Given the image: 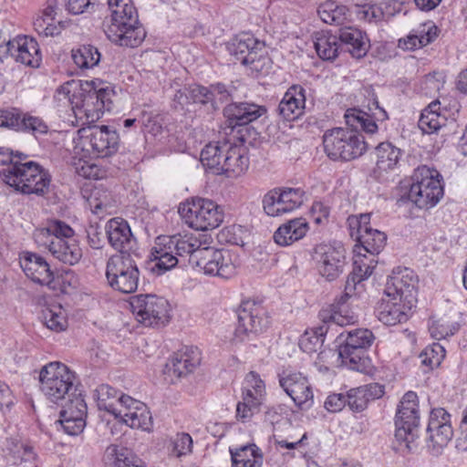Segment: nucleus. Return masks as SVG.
Segmentation results:
<instances>
[{
    "mask_svg": "<svg viewBox=\"0 0 467 467\" xmlns=\"http://www.w3.org/2000/svg\"><path fill=\"white\" fill-rule=\"evenodd\" d=\"M444 357L445 348L439 343L427 346L419 356L421 364L428 369L439 367Z\"/></svg>",
    "mask_w": 467,
    "mask_h": 467,
    "instance_id": "603ef678",
    "label": "nucleus"
},
{
    "mask_svg": "<svg viewBox=\"0 0 467 467\" xmlns=\"http://www.w3.org/2000/svg\"><path fill=\"white\" fill-rule=\"evenodd\" d=\"M127 400L139 406V409L133 413H130V418H124V423L132 429L150 432L153 428V420L146 404L135 399H128Z\"/></svg>",
    "mask_w": 467,
    "mask_h": 467,
    "instance_id": "a19ab883",
    "label": "nucleus"
},
{
    "mask_svg": "<svg viewBox=\"0 0 467 467\" xmlns=\"http://www.w3.org/2000/svg\"><path fill=\"white\" fill-rule=\"evenodd\" d=\"M353 252V270L351 273L366 280L371 275L378 263L377 256H370L368 253L361 252L356 247H354Z\"/></svg>",
    "mask_w": 467,
    "mask_h": 467,
    "instance_id": "de8ad7c7",
    "label": "nucleus"
},
{
    "mask_svg": "<svg viewBox=\"0 0 467 467\" xmlns=\"http://www.w3.org/2000/svg\"><path fill=\"white\" fill-rule=\"evenodd\" d=\"M34 239L38 247L47 250L57 261L74 265L83 255L75 231L65 222L52 220L45 228L36 229Z\"/></svg>",
    "mask_w": 467,
    "mask_h": 467,
    "instance_id": "20e7f679",
    "label": "nucleus"
},
{
    "mask_svg": "<svg viewBox=\"0 0 467 467\" xmlns=\"http://www.w3.org/2000/svg\"><path fill=\"white\" fill-rule=\"evenodd\" d=\"M130 305L137 320L144 326L163 327L171 320V305L162 296L141 294L131 297Z\"/></svg>",
    "mask_w": 467,
    "mask_h": 467,
    "instance_id": "f8f14e48",
    "label": "nucleus"
},
{
    "mask_svg": "<svg viewBox=\"0 0 467 467\" xmlns=\"http://www.w3.org/2000/svg\"><path fill=\"white\" fill-rule=\"evenodd\" d=\"M105 458L113 467H145L130 450L116 444L107 447Z\"/></svg>",
    "mask_w": 467,
    "mask_h": 467,
    "instance_id": "4c0bfd02",
    "label": "nucleus"
},
{
    "mask_svg": "<svg viewBox=\"0 0 467 467\" xmlns=\"http://www.w3.org/2000/svg\"><path fill=\"white\" fill-rule=\"evenodd\" d=\"M279 384L298 408L306 410L312 406L313 390L302 373H284L279 376Z\"/></svg>",
    "mask_w": 467,
    "mask_h": 467,
    "instance_id": "4be33fe9",
    "label": "nucleus"
},
{
    "mask_svg": "<svg viewBox=\"0 0 467 467\" xmlns=\"http://www.w3.org/2000/svg\"><path fill=\"white\" fill-rule=\"evenodd\" d=\"M233 467H244L245 459L252 460L257 455H261L259 449L254 444L242 446L235 451L230 449Z\"/></svg>",
    "mask_w": 467,
    "mask_h": 467,
    "instance_id": "4d7b16f0",
    "label": "nucleus"
},
{
    "mask_svg": "<svg viewBox=\"0 0 467 467\" xmlns=\"http://www.w3.org/2000/svg\"><path fill=\"white\" fill-rule=\"evenodd\" d=\"M192 103H211L210 88L198 84L189 85Z\"/></svg>",
    "mask_w": 467,
    "mask_h": 467,
    "instance_id": "338daca9",
    "label": "nucleus"
},
{
    "mask_svg": "<svg viewBox=\"0 0 467 467\" xmlns=\"http://www.w3.org/2000/svg\"><path fill=\"white\" fill-rule=\"evenodd\" d=\"M74 142V159L105 158L118 150L119 135L107 126L82 128Z\"/></svg>",
    "mask_w": 467,
    "mask_h": 467,
    "instance_id": "1a4fd4ad",
    "label": "nucleus"
},
{
    "mask_svg": "<svg viewBox=\"0 0 467 467\" xmlns=\"http://www.w3.org/2000/svg\"><path fill=\"white\" fill-rule=\"evenodd\" d=\"M376 155L377 171L388 172L398 167L402 151L390 142H382L376 148Z\"/></svg>",
    "mask_w": 467,
    "mask_h": 467,
    "instance_id": "e433bc0d",
    "label": "nucleus"
},
{
    "mask_svg": "<svg viewBox=\"0 0 467 467\" xmlns=\"http://www.w3.org/2000/svg\"><path fill=\"white\" fill-rule=\"evenodd\" d=\"M410 179L408 199L418 208L431 209L443 197V178L438 170L421 165L414 170Z\"/></svg>",
    "mask_w": 467,
    "mask_h": 467,
    "instance_id": "6e6552de",
    "label": "nucleus"
},
{
    "mask_svg": "<svg viewBox=\"0 0 467 467\" xmlns=\"http://www.w3.org/2000/svg\"><path fill=\"white\" fill-rule=\"evenodd\" d=\"M374 340L375 336L371 330L368 328H355L347 332L344 343L354 347V348L365 351L372 345Z\"/></svg>",
    "mask_w": 467,
    "mask_h": 467,
    "instance_id": "3c124183",
    "label": "nucleus"
},
{
    "mask_svg": "<svg viewBox=\"0 0 467 467\" xmlns=\"http://www.w3.org/2000/svg\"><path fill=\"white\" fill-rule=\"evenodd\" d=\"M116 97L114 87L99 78L67 82L60 86L54 96L59 106H70L78 125L95 123L105 111L113 108Z\"/></svg>",
    "mask_w": 467,
    "mask_h": 467,
    "instance_id": "f03ea898",
    "label": "nucleus"
},
{
    "mask_svg": "<svg viewBox=\"0 0 467 467\" xmlns=\"http://www.w3.org/2000/svg\"><path fill=\"white\" fill-rule=\"evenodd\" d=\"M263 48L264 45L249 33L235 36L227 45L230 55L256 72H262L264 67L269 64V59L262 54Z\"/></svg>",
    "mask_w": 467,
    "mask_h": 467,
    "instance_id": "2eb2a0df",
    "label": "nucleus"
},
{
    "mask_svg": "<svg viewBox=\"0 0 467 467\" xmlns=\"http://www.w3.org/2000/svg\"><path fill=\"white\" fill-rule=\"evenodd\" d=\"M268 326L267 317H264L263 308L254 302H243L238 312V325L235 337L241 341L250 337V335L264 331Z\"/></svg>",
    "mask_w": 467,
    "mask_h": 467,
    "instance_id": "6ab92c4d",
    "label": "nucleus"
},
{
    "mask_svg": "<svg viewBox=\"0 0 467 467\" xmlns=\"http://www.w3.org/2000/svg\"><path fill=\"white\" fill-rule=\"evenodd\" d=\"M446 122L447 118L441 111V103L439 100H435L422 110L419 119V128L423 133L432 134L444 127Z\"/></svg>",
    "mask_w": 467,
    "mask_h": 467,
    "instance_id": "f704fd0d",
    "label": "nucleus"
},
{
    "mask_svg": "<svg viewBox=\"0 0 467 467\" xmlns=\"http://www.w3.org/2000/svg\"><path fill=\"white\" fill-rule=\"evenodd\" d=\"M345 396L346 404L354 412L363 411L368 406V397L363 388L351 389Z\"/></svg>",
    "mask_w": 467,
    "mask_h": 467,
    "instance_id": "5fc2aeb1",
    "label": "nucleus"
},
{
    "mask_svg": "<svg viewBox=\"0 0 467 467\" xmlns=\"http://www.w3.org/2000/svg\"><path fill=\"white\" fill-rule=\"evenodd\" d=\"M438 28L432 22H427L413 29L403 40H400V47L413 50L427 46L437 37Z\"/></svg>",
    "mask_w": 467,
    "mask_h": 467,
    "instance_id": "473e14b6",
    "label": "nucleus"
},
{
    "mask_svg": "<svg viewBox=\"0 0 467 467\" xmlns=\"http://www.w3.org/2000/svg\"><path fill=\"white\" fill-rule=\"evenodd\" d=\"M223 141H213L208 143L201 152V161L202 165L214 174L221 175L223 173V159L226 150Z\"/></svg>",
    "mask_w": 467,
    "mask_h": 467,
    "instance_id": "72a5a7b5",
    "label": "nucleus"
},
{
    "mask_svg": "<svg viewBox=\"0 0 467 467\" xmlns=\"http://www.w3.org/2000/svg\"><path fill=\"white\" fill-rule=\"evenodd\" d=\"M348 126L328 130L323 136V145L327 157L333 161H349L361 157L368 150V144L358 129L374 134L378 125L367 112L358 109H348L345 113Z\"/></svg>",
    "mask_w": 467,
    "mask_h": 467,
    "instance_id": "7ed1b4c3",
    "label": "nucleus"
},
{
    "mask_svg": "<svg viewBox=\"0 0 467 467\" xmlns=\"http://www.w3.org/2000/svg\"><path fill=\"white\" fill-rule=\"evenodd\" d=\"M41 319L44 325L50 330L61 332L67 327L66 312L59 305H51L41 312Z\"/></svg>",
    "mask_w": 467,
    "mask_h": 467,
    "instance_id": "a18cd8bd",
    "label": "nucleus"
},
{
    "mask_svg": "<svg viewBox=\"0 0 467 467\" xmlns=\"http://www.w3.org/2000/svg\"><path fill=\"white\" fill-rule=\"evenodd\" d=\"M348 221L351 229L357 228L358 244L355 247L370 256H377L386 244L387 235L370 227V214L362 213L358 217H349Z\"/></svg>",
    "mask_w": 467,
    "mask_h": 467,
    "instance_id": "a211bd4d",
    "label": "nucleus"
},
{
    "mask_svg": "<svg viewBox=\"0 0 467 467\" xmlns=\"http://www.w3.org/2000/svg\"><path fill=\"white\" fill-rule=\"evenodd\" d=\"M346 406L345 393H331L327 397L324 402L325 409L332 413L341 411Z\"/></svg>",
    "mask_w": 467,
    "mask_h": 467,
    "instance_id": "774afa93",
    "label": "nucleus"
},
{
    "mask_svg": "<svg viewBox=\"0 0 467 467\" xmlns=\"http://www.w3.org/2000/svg\"><path fill=\"white\" fill-rule=\"evenodd\" d=\"M338 39L348 47V52L353 57H363L369 47V41L366 34L357 27H341Z\"/></svg>",
    "mask_w": 467,
    "mask_h": 467,
    "instance_id": "2f4dec72",
    "label": "nucleus"
},
{
    "mask_svg": "<svg viewBox=\"0 0 467 467\" xmlns=\"http://www.w3.org/2000/svg\"><path fill=\"white\" fill-rule=\"evenodd\" d=\"M60 423L66 433L75 436L86 426L87 404L82 396H76L62 407Z\"/></svg>",
    "mask_w": 467,
    "mask_h": 467,
    "instance_id": "5701e85b",
    "label": "nucleus"
},
{
    "mask_svg": "<svg viewBox=\"0 0 467 467\" xmlns=\"http://www.w3.org/2000/svg\"><path fill=\"white\" fill-rule=\"evenodd\" d=\"M56 11L54 6H47L34 21V28L39 36H53L60 33V29L54 23Z\"/></svg>",
    "mask_w": 467,
    "mask_h": 467,
    "instance_id": "8fccbe9b",
    "label": "nucleus"
},
{
    "mask_svg": "<svg viewBox=\"0 0 467 467\" xmlns=\"http://www.w3.org/2000/svg\"><path fill=\"white\" fill-rule=\"evenodd\" d=\"M348 9L346 5H339L334 1H326L317 9L320 19L329 25L341 26L348 19Z\"/></svg>",
    "mask_w": 467,
    "mask_h": 467,
    "instance_id": "37998d69",
    "label": "nucleus"
},
{
    "mask_svg": "<svg viewBox=\"0 0 467 467\" xmlns=\"http://www.w3.org/2000/svg\"><path fill=\"white\" fill-rule=\"evenodd\" d=\"M338 358L345 367L359 372H366L370 364L364 350L354 348L346 343L340 344L338 347Z\"/></svg>",
    "mask_w": 467,
    "mask_h": 467,
    "instance_id": "c9c22d12",
    "label": "nucleus"
},
{
    "mask_svg": "<svg viewBox=\"0 0 467 467\" xmlns=\"http://www.w3.org/2000/svg\"><path fill=\"white\" fill-rule=\"evenodd\" d=\"M266 112L263 106L250 102H234L227 105L223 114L233 126L246 125Z\"/></svg>",
    "mask_w": 467,
    "mask_h": 467,
    "instance_id": "bb28decb",
    "label": "nucleus"
},
{
    "mask_svg": "<svg viewBox=\"0 0 467 467\" xmlns=\"http://www.w3.org/2000/svg\"><path fill=\"white\" fill-rule=\"evenodd\" d=\"M364 280L365 279L350 273L347 278L344 294L340 298V302L343 304L351 297L360 296L365 290Z\"/></svg>",
    "mask_w": 467,
    "mask_h": 467,
    "instance_id": "13d9d810",
    "label": "nucleus"
},
{
    "mask_svg": "<svg viewBox=\"0 0 467 467\" xmlns=\"http://www.w3.org/2000/svg\"><path fill=\"white\" fill-rule=\"evenodd\" d=\"M2 181L24 195L43 197L49 192L51 175L36 161H14L0 171Z\"/></svg>",
    "mask_w": 467,
    "mask_h": 467,
    "instance_id": "423d86ee",
    "label": "nucleus"
},
{
    "mask_svg": "<svg viewBox=\"0 0 467 467\" xmlns=\"http://www.w3.org/2000/svg\"><path fill=\"white\" fill-rule=\"evenodd\" d=\"M75 373L61 362H49L39 372L40 389L47 400L63 407L76 393Z\"/></svg>",
    "mask_w": 467,
    "mask_h": 467,
    "instance_id": "0eeeda50",
    "label": "nucleus"
},
{
    "mask_svg": "<svg viewBox=\"0 0 467 467\" xmlns=\"http://www.w3.org/2000/svg\"><path fill=\"white\" fill-rule=\"evenodd\" d=\"M167 448L171 456L180 459L192 454L193 441L189 433L177 432L170 438Z\"/></svg>",
    "mask_w": 467,
    "mask_h": 467,
    "instance_id": "09e8293b",
    "label": "nucleus"
},
{
    "mask_svg": "<svg viewBox=\"0 0 467 467\" xmlns=\"http://www.w3.org/2000/svg\"><path fill=\"white\" fill-rule=\"evenodd\" d=\"M108 5L111 14L110 21L104 29L107 37L122 47L140 46L146 36V32L139 24L131 0H108Z\"/></svg>",
    "mask_w": 467,
    "mask_h": 467,
    "instance_id": "39448f33",
    "label": "nucleus"
},
{
    "mask_svg": "<svg viewBox=\"0 0 467 467\" xmlns=\"http://www.w3.org/2000/svg\"><path fill=\"white\" fill-rule=\"evenodd\" d=\"M139 269L130 254L112 255L108 263L106 276L109 285L124 294L134 292L139 283Z\"/></svg>",
    "mask_w": 467,
    "mask_h": 467,
    "instance_id": "4468645a",
    "label": "nucleus"
},
{
    "mask_svg": "<svg viewBox=\"0 0 467 467\" xmlns=\"http://www.w3.org/2000/svg\"><path fill=\"white\" fill-rule=\"evenodd\" d=\"M9 55L16 62L32 67H38L42 61L37 42L26 36H17L12 40Z\"/></svg>",
    "mask_w": 467,
    "mask_h": 467,
    "instance_id": "a878e982",
    "label": "nucleus"
},
{
    "mask_svg": "<svg viewBox=\"0 0 467 467\" xmlns=\"http://www.w3.org/2000/svg\"><path fill=\"white\" fill-rule=\"evenodd\" d=\"M262 404L242 398V401H239L236 406V419L242 422L249 421L254 414L259 410Z\"/></svg>",
    "mask_w": 467,
    "mask_h": 467,
    "instance_id": "052dcab7",
    "label": "nucleus"
},
{
    "mask_svg": "<svg viewBox=\"0 0 467 467\" xmlns=\"http://www.w3.org/2000/svg\"><path fill=\"white\" fill-rule=\"evenodd\" d=\"M306 90L300 85H293L285 93L279 103L280 115L286 120L298 119L305 109Z\"/></svg>",
    "mask_w": 467,
    "mask_h": 467,
    "instance_id": "cd10ccee",
    "label": "nucleus"
},
{
    "mask_svg": "<svg viewBox=\"0 0 467 467\" xmlns=\"http://www.w3.org/2000/svg\"><path fill=\"white\" fill-rule=\"evenodd\" d=\"M90 206L94 209V213L101 210H108L112 207L111 198L109 192H100L99 190H95L90 198L88 199Z\"/></svg>",
    "mask_w": 467,
    "mask_h": 467,
    "instance_id": "0e129e2a",
    "label": "nucleus"
},
{
    "mask_svg": "<svg viewBox=\"0 0 467 467\" xmlns=\"http://www.w3.org/2000/svg\"><path fill=\"white\" fill-rule=\"evenodd\" d=\"M319 318L324 323H334L340 327L353 324L357 320V317L349 314H343V309L331 306L329 308L322 309L318 315Z\"/></svg>",
    "mask_w": 467,
    "mask_h": 467,
    "instance_id": "864d4df0",
    "label": "nucleus"
},
{
    "mask_svg": "<svg viewBox=\"0 0 467 467\" xmlns=\"http://www.w3.org/2000/svg\"><path fill=\"white\" fill-rule=\"evenodd\" d=\"M96 393L99 409L108 411L110 414H113V412L117 410L118 405L120 404V399L125 396V394L120 393L119 390L107 384L99 386L96 389Z\"/></svg>",
    "mask_w": 467,
    "mask_h": 467,
    "instance_id": "49530a36",
    "label": "nucleus"
},
{
    "mask_svg": "<svg viewBox=\"0 0 467 467\" xmlns=\"http://www.w3.org/2000/svg\"><path fill=\"white\" fill-rule=\"evenodd\" d=\"M417 281L413 270L407 267L398 268L392 272L384 292L414 305Z\"/></svg>",
    "mask_w": 467,
    "mask_h": 467,
    "instance_id": "b1692460",
    "label": "nucleus"
},
{
    "mask_svg": "<svg viewBox=\"0 0 467 467\" xmlns=\"http://www.w3.org/2000/svg\"><path fill=\"white\" fill-rule=\"evenodd\" d=\"M178 213L184 223L196 231L215 229L223 221V209L206 198H192L182 202Z\"/></svg>",
    "mask_w": 467,
    "mask_h": 467,
    "instance_id": "9d476101",
    "label": "nucleus"
},
{
    "mask_svg": "<svg viewBox=\"0 0 467 467\" xmlns=\"http://www.w3.org/2000/svg\"><path fill=\"white\" fill-rule=\"evenodd\" d=\"M265 394V385L263 379L257 373L254 371L249 372L243 383L242 398L263 404Z\"/></svg>",
    "mask_w": 467,
    "mask_h": 467,
    "instance_id": "c03bdc74",
    "label": "nucleus"
},
{
    "mask_svg": "<svg viewBox=\"0 0 467 467\" xmlns=\"http://www.w3.org/2000/svg\"><path fill=\"white\" fill-rule=\"evenodd\" d=\"M94 158L78 159V162L75 163L76 170L78 175L87 178L99 180L104 176L105 171L95 162L92 161Z\"/></svg>",
    "mask_w": 467,
    "mask_h": 467,
    "instance_id": "6e6d98bb",
    "label": "nucleus"
},
{
    "mask_svg": "<svg viewBox=\"0 0 467 467\" xmlns=\"http://www.w3.org/2000/svg\"><path fill=\"white\" fill-rule=\"evenodd\" d=\"M202 243L193 234L161 235L150 252L151 272L161 275L179 264V258L191 256L203 274L228 279L235 275L237 255L225 249L201 248Z\"/></svg>",
    "mask_w": 467,
    "mask_h": 467,
    "instance_id": "f257e3e1",
    "label": "nucleus"
},
{
    "mask_svg": "<svg viewBox=\"0 0 467 467\" xmlns=\"http://www.w3.org/2000/svg\"><path fill=\"white\" fill-rule=\"evenodd\" d=\"M305 192L300 188H275L263 198V208L269 216H282L299 208L304 202Z\"/></svg>",
    "mask_w": 467,
    "mask_h": 467,
    "instance_id": "dca6fc26",
    "label": "nucleus"
},
{
    "mask_svg": "<svg viewBox=\"0 0 467 467\" xmlns=\"http://www.w3.org/2000/svg\"><path fill=\"white\" fill-rule=\"evenodd\" d=\"M312 260L317 274L328 282L337 279L347 265L346 251L340 244L336 243L317 244Z\"/></svg>",
    "mask_w": 467,
    "mask_h": 467,
    "instance_id": "ddd939ff",
    "label": "nucleus"
},
{
    "mask_svg": "<svg viewBox=\"0 0 467 467\" xmlns=\"http://www.w3.org/2000/svg\"><path fill=\"white\" fill-rule=\"evenodd\" d=\"M19 264L25 275L34 283L50 289L56 288L54 273L43 256L26 251L20 254Z\"/></svg>",
    "mask_w": 467,
    "mask_h": 467,
    "instance_id": "412c9836",
    "label": "nucleus"
},
{
    "mask_svg": "<svg viewBox=\"0 0 467 467\" xmlns=\"http://www.w3.org/2000/svg\"><path fill=\"white\" fill-rule=\"evenodd\" d=\"M6 451L14 464L29 463L36 460V453L32 447L17 438H10L6 441ZM27 467H39L34 463Z\"/></svg>",
    "mask_w": 467,
    "mask_h": 467,
    "instance_id": "58836bf2",
    "label": "nucleus"
},
{
    "mask_svg": "<svg viewBox=\"0 0 467 467\" xmlns=\"http://www.w3.org/2000/svg\"><path fill=\"white\" fill-rule=\"evenodd\" d=\"M420 421L418 395L414 391H408L401 398L395 415V439L408 451L415 447Z\"/></svg>",
    "mask_w": 467,
    "mask_h": 467,
    "instance_id": "9b49d317",
    "label": "nucleus"
},
{
    "mask_svg": "<svg viewBox=\"0 0 467 467\" xmlns=\"http://www.w3.org/2000/svg\"><path fill=\"white\" fill-rule=\"evenodd\" d=\"M72 59L75 65L80 69H91L98 66L101 55L99 49L92 45H82L72 49Z\"/></svg>",
    "mask_w": 467,
    "mask_h": 467,
    "instance_id": "79ce46f5",
    "label": "nucleus"
},
{
    "mask_svg": "<svg viewBox=\"0 0 467 467\" xmlns=\"http://www.w3.org/2000/svg\"><path fill=\"white\" fill-rule=\"evenodd\" d=\"M3 126L20 130L23 127V115L16 109H2Z\"/></svg>",
    "mask_w": 467,
    "mask_h": 467,
    "instance_id": "69168bd1",
    "label": "nucleus"
},
{
    "mask_svg": "<svg viewBox=\"0 0 467 467\" xmlns=\"http://www.w3.org/2000/svg\"><path fill=\"white\" fill-rule=\"evenodd\" d=\"M426 433L428 447L433 452L440 453L454 434L451 414L443 408L432 409L430 412Z\"/></svg>",
    "mask_w": 467,
    "mask_h": 467,
    "instance_id": "f3484780",
    "label": "nucleus"
},
{
    "mask_svg": "<svg viewBox=\"0 0 467 467\" xmlns=\"http://www.w3.org/2000/svg\"><path fill=\"white\" fill-rule=\"evenodd\" d=\"M21 130L31 132L33 135H43L48 130V127L46 122L35 116L24 114L23 115V127Z\"/></svg>",
    "mask_w": 467,
    "mask_h": 467,
    "instance_id": "680f3d73",
    "label": "nucleus"
},
{
    "mask_svg": "<svg viewBox=\"0 0 467 467\" xmlns=\"http://www.w3.org/2000/svg\"><path fill=\"white\" fill-rule=\"evenodd\" d=\"M109 244L120 252L119 254H130L136 244L128 222L122 218L115 217L108 221L105 226Z\"/></svg>",
    "mask_w": 467,
    "mask_h": 467,
    "instance_id": "393cba45",
    "label": "nucleus"
},
{
    "mask_svg": "<svg viewBox=\"0 0 467 467\" xmlns=\"http://www.w3.org/2000/svg\"><path fill=\"white\" fill-rule=\"evenodd\" d=\"M459 329V325L457 323H451L441 319L438 321H433L431 325L429 327L430 333L431 337L435 339H442L447 337L452 336Z\"/></svg>",
    "mask_w": 467,
    "mask_h": 467,
    "instance_id": "bf43d9fd",
    "label": "nucleus"
},
{
    "mask_svg": "<svg viewBox=\"0 0 467 467\" xmlns=\"http://www.w3.org/2000/svg\"><path fill=\"white\" fill-rule=\"evenodd\" d=\"M413 306L414 305L410 302L384 292L382 298L375 307V315L384 325L396 326L405 323L410 318Z\"/></svg>",
    "mask_w": 467,
    "mask_h": 467,
    "instance_id": "aec40b11",
    "label": "nucleus"
},
{
    "mask_svg": "<svg viewBox=\"0 0 467 467\" xmlns=\"http://www.w3.org/2000/svg\"><path fill=\"white\" fill-rule=\"evenodd\" d=\"M211 105L213 109H217L220 104L226 102L231 97V91L224 84L216 83L209 87Z\"/></svg>",
    "mask_w": 467,
    "mask_h": 467,
    "instance_id": "e2e57ef3",
    "label": "nucleus"
},
{
    "mask_svg": "<svg viewBox=\"0 0 467 467\" xmlns=\"http://www.w3.org/2000/svg\"><path fill=\"white\" fill-rule=\"evenodd\" d=\"M226 154L223 159V173L229 178L237 177L244 173L249 166L248 157L244 148L231 142H225Z\"/></svg>",
    "mask_w": 467,
    "mask_h": 467,
    "instance_id": "7c9ffc66",
    "label": "nucleus"
},
{
    "mask_svg": "<svg viewBox=\"0 0 467 467\" xmlns=\"http://www.w3.org/2000/svg\"><path fill=\"white\" fill-rule=\"evenodd\" d=\"M200 363V350L194 347H185L173 355L167 368L171 374L181 378L192 372Z\"/></svg>",
    "mask_w": 467,
    "mask_h": 467,
    "instance_id": "c85d7f7f",
    "label": "nucleus"
},
{
    "mask_svg": "<svg viewBox=\"0 0 467 467\" xmlns=\"http://www.w3.org/2000/svg\"><path fill=\"white\" fill-rule=\"evenodd\" d=\"M309 231L306 219L299 217L281 224L274 233V240L280 246H289L303 239Z\"/></svg>",
    "mask_w": 467,
    "mask_h": 467,
    "instance_id": "c756f323",
    "label": "nucleus"
},
{
    "mask_svg": "<svg viewBox=\"0 0 467 467\" xmlns=\"http://www.w3.org/2000/svg\"><path fill=\"white\" fill-rule=\"evenodd\" d=\"M314 45L318 57L323 60H333L338 55L339 39L328 32L316 34Z\"/></svg>",
    "mask_w": 467,
    "mask_h": 467,
    "instance_id": "ea45409f",
    "label": "nucleus"
}]
</instances>
